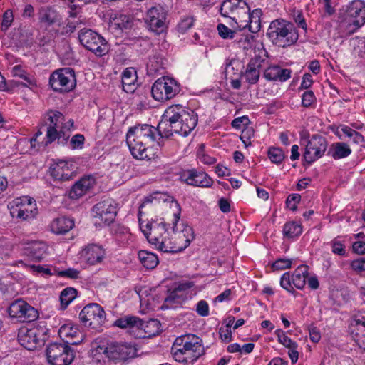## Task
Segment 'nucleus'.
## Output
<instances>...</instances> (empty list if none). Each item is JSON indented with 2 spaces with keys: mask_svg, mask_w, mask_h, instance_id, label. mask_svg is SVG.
Segmentation results:
<instances>
[{
  "mask_svg": "<svg viewBox=\"0 0 365 365\" xmlns=\"http://www.w3.org/2000/svg\"><path fill=\"white\" fill-rule=\"evenodd\" d=\"M176 211L173 214L171 224L151 220L140 228L148 242L163 252L176 253L184 250L195 238L192 227L180 221V207L175 200L171 201Z\"/></svg>",
  "mask_w": 365,
  "mask_h": 365,
  "instance_id": "f257e3e1",
  "label": "nucleus"
},
{
  "mask_svg": "<svg viewBox=\"0 0 365 365\" xmlns=\"http://www.w3.org/2000/svg\"><path fill=\"white\" fill-rule=\"evenodd\" d=\"M197 115L193 110H185L180 105L168 107L157 128L160 138H169L173 133L187 136L197 125Z\"/></svg>",
  "mask_w": 365,
  "mask_h": 365,
  "instance_id": "f03ea898",
  "label": "nucleus"
},
{
  "mask_svg": "<svg viewBox=\"0 0 365 365\" xmlns=\"http://www.w3.org/2000/svg\"><path fill=\"white\" fill-rule=\"evenodd\" d=\"M155 127L138 125L130 128L126 135V143L133 158L140 160L150 159L148 150L156 139Z\"/></svg>",
  "mask_w": 365,
  "mask_h": 365,
  "instance_id": "7ed1b4c3",
  "label": "nucleus"
},
{
  "mask_svg": "<svg viewBox=\"0 0 365 365\" xmlns=\"http://www.w3.org/2000/svg\"><path fill=\"white\" fill-rule=\"evenodd\" d=\"M266 35L273 45L281 48L293 46L299 39V33L294 25L282 19L272 21Z\"/></svg>",
  "mask_w": 365,
  "mask_h": 365,
  "instance_id": "20e7f679",
  "label": "nucleus"
},
{
  "mask_svg": "<svg viewBox=\"0 0 365 365\" xmlns=\"http://www.w3.org/2000/svg\"><path fill=\"white\" fill-rule=\"evenodd\" d=\"M172 351L176 361L193 363L203 354L204 349L198 337L185 336L175 339Z\"/></svg>",
  "mask_w": 365,
  "mask_h": 365,
  "instance_id": "39448f33",
  "label": "nucleus"
},
{
  "mask_svg": "<svg viewBox=\"0 0 365 365\" xmlns=\"http://www.w3.org/2000/svg\"><path fill=\"white\" fill-rule=\"evenodd\" d=\"M48 333L45 325H38L29 329L22 327L19 329L17 339L21 346L33 351L43 345Z\"/></svg>",
  "mask_w": 365,
  "mask_h": 365,
  "instance_id": "423d86ee",
  "label": "nucleus"
},
{
  "mask_svg": "<svg viewBox=\"0 0 365 365\" xmlns=\"http://www.w3.org/2000/svg\"><path fill=\"white\" fill-rule=\"evenodd\" d=\"M108 359L120 362L132 359L137 355V349L135 345L129 343L108 341L106 344L98 346Z\"/></svg>",
  "mask_w": 365,
  "mask_h": 365,
  "instance_id": "0eeeda50",
  "label": "nucleus"
},
{
  "mask_svg": "<svg viewBox=\"0 0 365 365\" xmlns=\"http://www.w3.org/2000/svg\"><path fill=\"white\" fill-rule=\"evenodd\" d=\"M78 38L81 44L96 56L102 57L109 51L110 46L106 39L91 29L80 30Z\"/></svg>",
  "mask_w": 365,
  "mask_h": 365,
  "instance_id": "6e6552de",
  "label": "nucleus"
},
{
  "mask_svg": "<svg viewBox=\"0 0 365 365\" xmlns=\"http://www.w3.org/2000/svg\"><path fill=\"white\" fill-rule=\"evenodd\" d=\"M48 127L46 128V140L44 145L51 144L56 139L58 143L65 144L69 138V135H66L65 132L61 129L60 125H62L65 120L64 115L58 110H50L46 113Z\"/></svg>",
  "mask_w": 365,
  "mask_h": 365,
  "instance_id": "1a4fd4ad",
  "label": "nucleus"
},
{
  "mask_svg": "<svg viewBox=\"0 0 365 365\" xmlns=\"http://www.w3.org/2000/svg\"><path fill=\"white\" fill-rule=\"evenodd\" d=\"M341 23L354 26L358 29L365 24V4L361 0H354L339 12Z\"/></svg>",
  "mask_w": 365,
  "mask_h": 365,
  "instance_id": "9d476101",
  "label": "nucleus"
},
{
  "mask_svg": "<svg viewBox=\"0 0 365 365\" xmlns=\"http://www.w3.org/2000/svg\"><path fill=\"white\" fill-rule=\"evenodd\" d=\"M180 91V83L175 79L165 76L157 79L151 88L153 98L162 102L172 99Z\"/></svg>",
  "mask_w": 365,
  "mask_h": 365,
  "instance_id": "9b49d317",
  "label": "nucleus"
},
{
  "mask_svg": "<svg viewBox=\"0 0 365 365\" xmlns=\"http://www.w3.org/2000/svg\"><path fill=\"white\" fill-rule=\"evenodd\" d=\"M76 83L75 72L71 68H63L55 71L50 76L49 84L52 89L60 93L72 91Z\"/></svg>",
  "mask_w": 365,
  "mask_h": 365,
  "instance_id": "f8f14e48",
  "label": "nucleus"
},
{
  "mask_svg": "<svg viewBox=\"0 0 365 365\" xmlns=\"http://www.w3.org/2000/svg\"><path fill=\"white\" fill-rule=\"evenodd\" d=\"M79 318L85 327L98 330L105 323L106 313L99 304L91 303L81 311Z\"/></svg>",
  "mask_w": 365,
  "mask_h": 365,
  "instance_id": "ddd939ff",
  "label": "nucleus"
},
{
  "mask_svg": "<svg viewBox=\"0 0 365 365\" xmlns=\"http://www.w3.org/2000/svg\"><path fill=\"white\" fill-rule=\"evenodd\" d=\"M48 361L52 365H69L74 359V352L66 344L52 343L46 349Z\"/></svg>",
  "mask_w": 365,
  "mask_h": 365,
  "instance_id": "4468645a",
  "label": "nucleus"
},
{
  "mask_svg": "<svg viewBox=\"0 0 365 365\" xmlns=\"http://www.w3.org/2000/svg\"><path fill=\"white\" fill-rule=\"evenodd\" d=\"M250 7L245 0H225L220 7V14L229 17L238 26L247 16Z\"/></svg>",
  "mask_w": 365,
  "mask_h": 365,
  "instance_id": "2eb2a0df",
  "label": "nucleus"
},
{
  "mask_svg": "<svg viewBox=\"0 0 365 365\" xmlns=\"http://www.w3.org/2000/svg\"><path fill=\"white\" fill-rule=\"evenodd\" d=\"M8 312L11 317L17 318L24 322H31L38 317V310L22 299L13 302Z\"/></svg>",
  "mask_w": 365,
  "mask_h": 365,
  "instance_id": "dca6fc26",
  "label": "nucleus"
},
{
  "mask_svg": "<svg viewBox=\"0 0 365 365\" xmlns=\"http://www.w3.org/2000/svg\"><path fill=\"white\" fill-rule=\"evenodd\" d=\"M327 148L326 138L319 135H314L308 140L303 155L304 161L311 164L321 158Z\"/></svg>",
  "mask_w": 365,
  "mask_h": 365,
  "instance_id": "f3484780",
  "label": "nucleus"
},
{
  "mask_svg": "<svg viewBox=\"0 0 365 365\" xmlns=\"http://www.w3.org/2000/svg\"><path fill=\"white\" fill-rule=\"evenodd\" d=\"M92 211L95 218H98L104 225H110L117 215V204L113 199L108 198L96 204Z\"/></svg>",
  "mask_w": 365,
  "mask_h": 365,
  "instance_id": "a211bd4d",
  "label": "nucleus"
},
{
  "mask_svg": "<svg viewBox=\"0 0 365 365\" xmlns=\"http://www.w3.org/2000/svg\"><path fill=\"white\" fill-rule=\"evenodd\" d=\"M166 11L161 6L150 8L146 14L145 23L149 29L158 34L165 29Z\"/></svg>",
  "mask_w": 365,
  "mask_h": 365,
  "instance_id": "6ab92c4d",
  "label": "nucleus"
},
{
  "mask_svg": "<svg viewBox=\"0 0 365 365\" xmlns=\"http://www.w3.org/2000/svg\"><path fill=\"white\" fill-rule=\"evenodd\" d=\"M180 180L187 185L201 187H210L213 183L207 173L197 172L195 169L183 170L180 173Z\"/></svg>",
  "mask_w": 365,
  "mask_h": 365,
  "instance_id": "aec40b11",
  "label": "nucleus"
},
{
  "mask_svg": "<svg viewBox=\"0 0 365 365\" xmlns=\"http://www.w3.org/2000/svg\"><path fill=\"white\" fill-rule=\"evenodd\" d=\"M104 249L96 244H90L80 253L81 259L89 265L101 263L105 257Z\"/></svg>",
  "mask_w": 365,
  "mask_h": 365,
  "instance_id": "412c9836",
  "label": "nucleus"
},
{
  "mask_svg": "<svg viewBox=\"0 0 365 365\" xmlns=\"http://www.w3.org/2000/svg\"><path fill=\"white\" fill-rule=\"evenodd\" d=\"M96 180L92 176H86L78 180L71 188L68 197L71 200H78L92 189Z\"/></svg>",
  "mask_w": 365,
  "mask_h": 365,
  "instance_id": "4be33fe9",
  "label": "nucleus"
},
{
  "mask_svg": "<svg viewBox=\"0 0 365 365\" xmlns=\"http://www.w3.org/2000/svg\"><path fill=\"white\" fill-rule=\"evenodd\" d=\"M264 61L259 55H255L251 58L244 73V77L247 83L255 84L259 81L260 76L259 69Z\"/></svg>",
  "mask_w": 365,
  "mask_h": 365,
  "instance_id": "5701e85b",
  "label": "nucleus"
},
{
  "mask_svg": "<svg viewBox=\"0 0 365 365\" xmlns=\"http://www.w3.org/2000/svg\"><path fill=\"white\" fill-rule=\"evenodd\" d=\"M351 327H356V341L365 351V312H358L351 319Z\"/></svg>",
  "mask_w": 365,
  "mask_h": 365,
  "instance_id": "b1692460",
  "label": "nucleus"
},
{
  "mask_svg": "<svg viewBox=\"0 0 365 365\" xmlns=\"http://www.w3.org/2000/svg\"><path fill=\"white\" fill-rule=\"evenodd\" d=\"M262 11L259 9L253 10L251 13L250 11L247 16H244L243 23H241L238 27L240 31H242L247 27L252 33L257 32L260 29V17Z\"/></svg>",
  "mask_w": 365,
  "mask_h": 365,
  "instance_id": "393cba45",
  "label": "nucleus"
},
{
  "mask_svg": "<svg viewBox=\"0 0 365 365\" xmlns=\"http://www.w3.org/2000/svg\"><path fill=\"white\" fill-rule=\"evenodd\" d=\"M48 247L42 242H34L24 248V254L31 260L40 262L47 255Z\"/></svg>",
  "mask_w": 365,
  "mask_h": 365,
  "instance_id": "a878e982",
  "label": "nucleus"
},
{
  "mask_svg": "<svg viewBox=\"0 0 365 365\" xmlns=\"http://www.w3.org/2000/svg\"><path fill=\"white\" fill-rule=\"evenodd\" d=\"M59 334L61 336L71 338L70 341H66L67 344L76 345L82 340V336L78 327L70 324L61 326L59 329Z\"/></svg>",
  "mask_w": 365,
  "mask_h": 365,
  "instance_id": "bb28decb",
  "label": "nucleus"
},
{
  "mask_svg": "<svg viewBox=\"0 0 365 365\" xmlns=\"http://www.w3.org/2000/svg\"><path fill=\"white\" fill-rule=\"evenodd\" d=\"M74 226V221L66 217H57L51 224V230L57 235H63Z\"/></svg>",
  "mask_w": 365,
  "mask_h": 365,
  "instance_id": "cd10ccee",
  "label": "nucleus"
},
{
  "mask_svg": "<svg viewBox=\"0 0 365 365\" xmlns=\"http://www.w3.org/2000/svg\"><path fill=\"white\" fill-rule=\"evenodd\" d=\"M133 25V18L125 14H115L110 21L109 27L114 30L129 29Z\"/></svg>",
  "mask_w": 365,
  "mask_h": 365,
  "instance_id": "c85d7f7f",
  "label": "nucleus"
},
{
  "mask_svg": "<svg viewBox=\"0 0 365 365\" xmlns=\"http://www.w3.org/2000/svg\"><path fill=\"white\" fill-rule=\"evenodd\" d=\"M309 267L305 264H301L297 267L292 276V282L298 289H302L306 284V279L308 277Z\"/></svg>",
  "mask_w": 365,
  "mask_h": 365,
  "instance_id": "c756f323",
  "label": "nucleus"
},
{
  "mask_svg": "<svg viewBox=\"0 0 365 365\" xmlns=\"http://www.w3.org/2000/svg\"><path fill=\"white\" fill-rule=\"evenodd\" d=\"M10 214L13 218L21 220H28V210L24 205V202L16 198L9 205Z\"/></svg>",
  "mask_w": 365,
  "mask_h": 365,
  "instance_id": "7c9ffc66",
  "label": "nucleus"
},
{
  "mask_svg": "<svg viewBox=\"0 0 365 365\" xmlns=\"http://www.w3.org/2000/svg\"><path fill=\"white\" fill-rule=\"evenodd\" d=\"M137 80L136 71L133 68H127L122 73V85L123 90L128 93L133 92L135 88V82Z\"/></svg>",
  "mask_w": 365,
  "mask_h": 365,
  "instance_id": "2f4dec72",
  "label": "nucleus"
},
{
  "mask_svg": "<svg viewBox=\"0 0 365 365\" xmlns=\"http://www.w3.org/2000/svg\"><path fill=\"white\" fill-rule=\"evenodd\" d=\"M351 153V150L347 144L344 143H335L331 145L328 154L334 159L338 160L347 157Z\"/></svg>",
  "mask_w": 365,
  "mask_h": 365,
  "instance_id": "473e14b6",
  "label": "nucleus"
},
{
  "mask_svg": "<svg viewBox=\"0 0 365 365\" xmlns=\"http://www.w3.org/2000/svg\"><path fill=\"white\" fill-rule=\"evenodd\" d=\"M160 327L161 324L158 319H152L147 322H143L140 319V324L138 325V329H143L147 336L150 337L160 332Z\"/></svg>",
  "mask_w": 365,
  "mask_h": 365,
  "instance_id": "72a5a7b5",
  "label": "nucleus"
},
{
  "mask_svg": "<svg viewBox=\"0 0 365 365\" xmlns=\"http://www.w3.org/2000/svg\"><path fill=\"white\" fill-rule=\"evenodd\" d=\"M138 257L143 267L147 269H153L158 264L157 255L145 250L139 251Z\"/></svg>",
  "mask_w": 365,
  "mask_h": 365,
  "instance_id": "f704fd0d",
  "label": "nucleus"
},
{
  "mask_svg": "<svg viewBox=\"0 0 365 365\" xmlns=\"http://www.w3.org/2000/svg\"><path fill=\"white\" fill-rule=\"evenodd\" d=\"M39 19L46 26H50L58 21V16L57 12L50 7L42 8L40 11Z\"/></svg>",
  "mask_w": 365,
  "mask_h": 365,
  "instance_id": "c9c22d12",
  "label": "nucleus"
},
{
  "mask_svg": "<svg viewBox=\"0 0 365 365\" xmlns=\"http://www.w3.org/2000/svg\"><path fill=\"white\" fill-rule=\"evenodd\" d=\"M186 299V297L182 294H179L174 289L172 290L168 296L165 299L163 307L166 308H175L181 305Z\"/></svg>",
  "mask_w": 365,
  "mask_h": 365,
  "instance_id": "e433bc0d",
  "label": "nucleus"
},
{
  "mask_svg": "<svg viewBox=\"0 0 365 365\" xmlns=\"http://www.w3.org/2000/svg\"><path fill=\"white\" fill-rule=\"evenodd\" d=\"M230 25L232 29L228 28L223 24L217 25L218 34L224 39H232L235 37L237 32L240 31L239 27L232 21L230 23Z\"/></svg>",
  "mask_w": 365,
  "mask_h": 365,
  "instance_id": "4c0bfd02",
  "label": "nucleus"
},
{
  "mask_svg": "<svg viewBox=\"0 0 365 365\" xmlns=\"http://www.w3.org/2000/svg\"><path fill=\"white\" fill-rule=\"evenodd\" d=\"M114 326L125 329L128 327H136L140 324V319L135 316H125L116 319L114 322Z\"/></svg>",
  "mask_w": 365,
  "mask_h": 365,
  "instance_id": "58836bf2",
  "label": "nucleus"
},
{
  "mask_svg": "<svg viewBox=\"0 0 365 365\" xmlns=\"http://www.w3.org/2000/svg\"><path fill=\"white\" fill-rule=\"evenodd\" d=\"M58 163L53 167L51 168L50 173L55 180L66 181L71 178V173L66 169V173L64 170V166Z\"/></svg>",
  "mask_w": 365,
  "mask_h": 365,
  "instance_id": "ea45409f",
  "label": "nucleus"
},
{
  "mask_svg": "<svg viewBox=\"0 0 365 365\" xmlns=\"http://www.w3.org/2000/svg\"><path fill=\"white\" fill-rule=\"evenodd\" d=\"M302 232V227L295 222H287L283 227V234L287 238H294Z\"/></svg>",
  "mask_w": 365,
  "mask_h": 365,
  "instance_id": "a19ab883",
  "label": "nucleus"
},
{
  "mask_svg": "<svg viewBox=\"0 0 365 365\" xmlns=\"http://www.w3.org/2000/svg\"><path fill=\"white\" fill-rule=\"evenodd\" d=\"M77 295V291L76 289L72 287H67L64 289L60 295V301L61 306L63 309L66 308L67 306L76 298Z\"/></svg>",
  "mask_w": 365,
  "mask_h": 365,
  "instance_id": "79ce46f5",
  "label": "nucleus"
},
{
  "mask_svg": "<svg viewBox=\"0 0 365 365\" xmlns=\"http://www.w3.org/2000/svg\"><path fill=\"white\" fill-rule=\"evenodd\" d=\"M20 200L24 202V207L29 212L28 213V220L33 219L37 214V208L35 200L27 196H23L20 197Z\"/></svg>",
  "mask_w": 365,
  "mask_h": 365,
  "instance_id": "37998d69",
  "label": "nucleus"
},
{
  "mask_svg": "<svg viewBox=\"0 0 365 365\" xmlns=\"http://www.w3.org/2000/svg\"><path fill=\"white\" fill-rule=\"evenodd\" d=\"M267 154L270 160L275 164L281 163L284 158L283 150L279 148H269Z\"/></svg>",
  "mask_w": 365,
  "mask_h": 365,
  "instance_id": "c03bdc74",
  "label": "nucleus"
},
{
  "mask_svg": "<svg viewBox=\"0 0 365 365\" xmlns=\"http://www.w3.org/2000/svg\"><path fill=\"white\" fill-rule=\"evenodd\" d=\"M14 19V14L11 9H7L4 11L2 16V22L1 29L2 31L6 32L11 26Z\"/></svg>",
  "mask_w": 365,
  "mask_h": 365,
  "instance_id": "a18cd8bd",
  "label": "nucleus"
},
{
  "mask_svg": "<svg viewBox=\"0 0 365 365\" xmlns=\"http://www.w3.org/2000/svg\"><path fill=\"white\" fill-rule=\"evenodd\" d=\"M113 232L119 240H128L130 234L128 227L124 226L116 225L113 227Z\"/></svg>",
  "mask_w": 365,
  "mask_h": 365,
  "instance_id": "49530a36",
  "label": "nucleus"
},
{
  "mask_svg": "<svg viewBox=\"0 0 365 365\" xmlns=\"http://www.w3.org/2000/svg\"><path fill=\"white\" fill-rule=\"evenodd\" d=\"M316 100L312 91H306L302 96V106L304 108H309L316 102Z\"/></svg>",
  "mask_w": 365,
  "mask_h": 365,
  "instance_id": "de8ad7c7",
  "label": "nucleus"
},
{
  "mask_svg": "<svg viewBox=\"0 0 365 365\" xmlns=\"http://www.w3.org/2000/svg\"><path fill=\"white\" fill-rule=\"evenodd\" d=\"M275 334L278 338V341L285 347H289L291 346H294L296 342L293 341L289 337H288L284 331L282 329H277L275 331Z\"/></svg>",
  "mask_w": 365,
  "mask_h": 365,
  "instance_id": "09e8293b",
  "label": "nucleus"
},
{
  "mask_svg": "<svg viewBox=\"0 0 365 365\" xmlns=\"http://www.w3.org/2000/svg\"><path fill=\"white\" fill-rule=\"evenodd\" d=\"M193 24L194 19L192 17H185L178 24V31L180 33H185L193 26Z\"/></svg>",
  "mask_w": 365,
  "mask_h": 365,
  "instance_id": "8fccbe9b",
  "label": "nucleus"
},
{
  "mask_svg": "<svg viewBox=\"0 0 365 365\" xmlns=\"http://www.w3.org/2000/svg\"><path fill=\"white\" fill-rule=\"evenodd\" d=\"M55 271L58 276L62 277H66V278H69V279H78L79 277V274H80L78 270L73 269V268H69V269H67L66 270H62V271H58V270H55Z\"/></svg>",
  "mask_w": 365,
  "mask_h": 365,
  "instance_id": "3c124183",
  "label": "nucleus"
},
{
  "mask_svg": "<svg viewBox=\"0 0 365 365\" xmlns=\"http://www.w3.org/2000/svg\"><path fill=\"white\" fill-rule=\"evenodd\" d=\"M292 279L290 278V274L289 272L284 273L281 277L280 285L282 288L286 289L287 292L290 293H293L294 289L292 286Z\"/></svg>",
  "mask_w": 365,
  "mask_h": 365,
  "instance_id": "603ef678",
  "label": "nucleus"
},
{
  "mask_svg": "<svg viewBox=\"0 0 365 365\" xmlns=\"http://www.w3.org/2000/svg\"><path fill=\"white\" fill-rule=\"evenodd\" d=\"M253 36L249 34L243 36L238 41L239 46L242 48L245 51H249L253 46Z\"/></svg>",
  "mask_w": 365,
  "mask_h": 365,
  "instance_id": "864d4df0",
  "label": "nucleus"
},
{
  "mask_svg": "<svg viewBox=\"0 0 365 365\" xmlns=\"http://www.w3.org/2000/svg\"><path fill=\"white\" fill-rule=\"evenodd\" d=\"M279 66L268 67L264 72V77L268 81H277Z\"/></svg>",
  "mask_w": 365,
  "mask_h": 365,
  "instance_id": "5fc2aeb1",
  "label": "nucleus"
},
{
  "mask_svg": "<svg viewBox=\"0 0 365 365\" xmlns=\"http://www.w3.org/2000/svg\"><path fill=\"white\" fill-rule=\"evenodd\" d=\"M12 74L14 76H18L25 80L30 85L33 84V81L26 76V71L22 69L20 65H16L12 68Z\"/></svg>",
  "mask_w": 365,
  "mask_h": 365,
  "instance_id": "6e6d98bb",
  "label": "nucleus"
},
{
  "mask_svg": "<svg viewBox=\"0 0 365 365\" xmlns=\"http://www.w3.org/2000/svg\"><path fill=\"white\" fill-rule=\"evenodd\" d=\"M292 266V259H278L272 264V268L276 270H282L290 268Z\"/></svg>",
  "mask_w": 365,
  "mask_h": 365,
  "instance_id": "4d7b16f0",
  "label": "nucleus"
},
{
  "mask_svg": "<svg viewBox=\"0 0 365 365\" xmlns=\"http://www.w3.org/2000/svg\"><path fill=\"white\" fill-rule=\"evenodd\" d=\"M354 130L349 128V126L345 125H341L336 128V130L335 131V134L340 139H342V135H344L351 139V136L354 133Z\"/></svg>",
  "mask_w": 365,
  "mask_h": 365,
  "instance_id": "13d9d810",
  "label": "nucleus"
},
{
  "mask_svg": "<svg viewBox=\"0 0 365 365\" xmlns=\"http://www.w3.org/2000/svg\"><path fill=\"white\" fill-rule=\"evenodd\" d=\"M301 196L299 194L289 195L287 198V206L291 210L295 211L297 210V204L299 202Z\"/></svg>",
  "mask_w": 365,
  "mask_h": 365,
  "instance_id": "bf43d9fd",
  "label": "nucleus"
},
{
  "mask_svg": "<svg viewBox=\"0 0 365 365\" xmlns=\"http://www.w3.org/2000/svg\"><path fill=\"white\" fill-rule=\"evenodd\" d=\"M85 138L81 134L74 135L71 140V145L73 149L82 148L84 144Z\"/></svg>",
  "mask_w": 365,
  "mask_h": 365,
  "instance_id": "052dcab7",
  "label": "nucleus"
},
{
  "mask_svg": "<svg viewBox=\"0 0 365 365\" xmlns=\"http://www.w3.org/2000/svg\"><path fill=\"white\" fill-rule=\"evenodd\" d=\"M197 313L202 316L206 317L209 314V306L206 301L200 300L196 306Z\"/></svg>",
  "mask_w": 365,
  "mask_h": 365,
  "instance_id": "680f3d73",
  "label": "nucleus"
},
{
  "mask_svg": "<svg viewBox=\"0 0 365 365\" xmlns=\"http://www.w3.org/2000/svg\"><path fill=\"white\" fill-rule=\"evenodd\" d=\"M43 134L42 131H41L40 130L36 133L35 135L30 139V144H31V148L32 149H34L35 150H39L41 149V148L43 146V147H46V145H44L45 144V141H42V142H37V138L38 136L41 135Z\"/></svg>",
  "mask_w": 365,
  "mask_h": 365,
  "instance_id": "e2e57ef3",
  "label": "nucleus"
},
{
  "mask_svg": "<svg viewBox=\"0 0 365 365\" xmlns=\"http://www.w3.org/2000/svg\"><path fill=\"white\" fill-rule=\"evenodd\" d=\"M351 268L356 272L365 271V258L361 257L353 260L351 263Z\"/></svg>",
  "mask_w": 365,
  "mask_h": 365,
  "instance_id": "0e129e2a",
  "label": "nucleus"
},
{
  "mask_svg": "<svg viewBox=\"0 0 365 365\" xmlns=\"http://www.w3.org/2000/svg\"><path fill=\"white\" fill-rule=\"evenodd\" d=\"M332 252L338 255L344 256L346 254V250L344 245L339 242L334 240L331 243Z\"/></svg>",
  "mask_w": 365,
  "mask_h": 365,
  "instance_id": "69168bd1",
  "label": "nucleus"
},
{
  "mask_svg": "<svg viewBox=\"0 0 365 365\" xmlns=\"http://www.w3.org/2000/svg\"><path fill=\"white\" fill-rule=\"evenodd\" d=\"M277 81L284 82L291 77L292 71L288 68H282L279 66Z\"/></svg>",
  "mask_w": 365,
  "mask_h": 365,
  "instance_id": "338daca9",
  "label": "nucleus"
},
{
  "mask_svg": "<svg viewBox=\"0 0 365 365\" xmlns=\"http://www.w3.org/2000/svg\"><path fill=\"white\" fill-rule=\"evenodd\" d=\"M310 339L314 343H317L321 339V334L317 327L311 326L309 328Z\"/></svg>",
  "mask_w": 365,
  "mask_h": 365,
  "instance_id": "774afa93",
  "label": "nucleus"
}]
</instances>
